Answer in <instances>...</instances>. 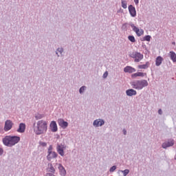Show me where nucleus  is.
Returning a JSON list of instances; mask_svg holds the SVG:
<instances>
[{
    "label": "nucleus",
    "instance_id": "f257e3e1",
    "mask_svg": "<svg viewBox=\"0 0 176 176\" xmlns=\"http://www.w3.org/2000/svg\"><path fill=\"white\" fill-rule=\"evenodd\" d=\"M20 140L21 138L19 136L6 135L2 139V142L5 146L12 148V146H14L16 144H19Z\"/></svg>",
    "mask_w": 176,
    "mask_h": 176
},
{
    "label": "nucleus",
    "instance_id": "f03ea898",
    "mask_svg": "<svg viewBox=\"0 0 176 176\" xmlns=\"http://www.w3.org/2000/svg\"><path fill=\"white\" fill-rule=\"evenodd\" d=\"M47 131V122L41 120L36 122V126L34 128V132L36 135L45 134Z\"/></svg>",
    "mask_w": 176,
    "mask_h": 176
},
{
    "label": "nucleus",
    "instance_id": "7ed1b4c3",
    "mask_svg": "<svg viewBox=\"0 0 176 176\" xmlns=\"http://www.w3.org/2000/svg\"><path fill=\"white\" fill-rule=\"evenodd\" d=\"M148 83L146 80H136L131 82V86L135 90H142L144 87H146Z\"/></svg>",
    "mask_w": 176,
    "mask_h": 176
},
{
    "label": "nucleus",
    "instance_id": "20e7f679",
    "mask_svg": "<svg viewBox=\"0 0 176 176\" xmlns=\"http://www.w3.org/2000/svg\"><path fill=\"white\" fill-rule=\"evenodd\" d=\"M129 56L134 59L135 63H140L144 58V54L137 51L133 52Z\"/></svg>",
    "mask_w": 176,
    "mask_h": 176
},
{
    "label": "nucleus",
    "instance_id": "39448f33",
    "mask_svg": "<svg viewBox=\"0 0 176 176\" xmlns=\"http://www.w3.org/2000/svg\"><path fill=\"white\" fill-rule=\"evenodd\" d=\"M175 143V142L174 141V139L170 138L168 139L165 142L162 143V147L163 148V149H167V148L174 146Z\"/></svg>",
    "mask_w": 176,
    "mask_h": 176
},
{
    "label": "nucleus",
    "instance_id": "423d86ee",
    "mask_svg": "<svg viewBox=\"0 0 176 176\" xmlns=\"http://www.w3.org/2000/svg\"><path fill=\"white\" fill-rule=\"evenodd\" d=\"M92 124L96 129H97V127H102V126L105 124V120L102 118H98L94 120Z\"/></svg>",
    "mask_w": 176,
    "mask_h": 176
},
{
    "label": "nucleus",
    "instance_id": "0eeeda50",
    "mask_svg": "<svg viewBox=\"0 0 176 176\" xmlns=\"http://www.w3.org/2000/svg\"><path fill=\"white\" fill-rule=\"evenodd\" d=\"M65 149H67V146H65V144H58L56 146V151L60 156L65 155L64 151H65Z\"/></svg>",
    "mask_w": 176,
    "mask_h": 176
},
{
    "label": "nucleus",
    "instance_id": "6e6552de",
    "mask_svg": "<svg viewBox=\"0 0 176 176\" xmlns=\"http://www.w3.org/2000/svg\"><path fill=\"white\" fill-rule=\"evenodd\" d=\"M130 26L131 27L133 31L135 32L138 36H141V35H144V30L137 28L133 23H130Z\"/></svg>",
    "mask_w": 176,
    "mask_h": 176
},
{
    "label": "nucleus",
    "instance_id": "1a4fd4ad",
    "mask_svg": "<svg viewBox=\"0 0 176 176\" xmlns=\"http://www.w3.org/2000/svg\"><path fill=\"white\" fill-rule=\"evenodd\" d=\"M13 127V122L10 120H7L4 124V131H10Z\"/></svg>",
    "mask_w": 176,
    "mask_h": 176
},
{
    "label": "nucleus",
    "instance_id": "9d476101",
    "mask_svg": "<svg viewBox=\"0 0 176 176\" xmlns=\"http://www.w3.org/2000/svg\"><path fill=\"white\" fill-rule=\"evenodd\" d=\"M58 156V154L56 153L55 151L47 153V160L48 162H52L53 159H56V157Z\"/></svg>",
    "mask_w": 176,
    "mask_h": 176
},
{
    "label": "nucleus",
    "instance_id": "9b49d317",
    "mask_svg": "<svg viewBox=\"0 0 176 176\" xmlns=\"http://www.w3.org/2000/svg\"><path fill=\"white\" fill-rule=\"evenodd\" d=\"M58 124L60 126V127L64 129L68 127V122L67 121H65L64 119L62 118L58 120Z\"/></svg>",
    "mask_w": 176,
    "mask_h": 176
},
{
    "label": "nucleus",
    "instance_id": "f8f14e48",
    "mask_svg": "<svg viewBox=\"0 0 176 176\" xmlns=\"http://www.w3.org/2000/svg\"><path fill=\"white\" fill-rule=\"evenodd\" d=\"M128 9L131 17H135V16H137V11L135 10V7H133V5H130L129 6Z\"/></svg>",
    "mask_w": 176,
    "mask_h": 176
},
{
    "label": "nucleus",
    "instance_id": "ddd939ff",
    "mask_svg": "<svg viewBox=\"0 0 176 176\" xmlns=\"http://www.w3.org/2000/svg\"><path fill=\"white\" fill-rule=\"evenodd\" d=\"M56 166H58V168L61 176L67 175V170H65V168L61 164H56Z\"/></svg>",
    "mask_w": 176,
    "mask_h": 176
},
{
    "label": "nucleus",
    "instance_id": "4468645a",
    "mask_svg": "<svg viewBox=\"0 0 176 176\" xmlns=\"http://www.w3.org/2000/svg\"><path fill=\"white\" fill-rule=\"evenodd\" d=\"M50 127L52 133H56L58 130V128L57 127V123L56 122V121L51 122Z\"/></svg>",
    "mask_w": 176,
    "mask_h": 176
},
{
    "label": "nucleus",
    "instance_id": "2eb2a0df",
    "mask_svg": "<svg viewBox=\"0 0 176 176\" xmlns=\"http://www.w3.org/2000/svg\"><path fill=\"white\" fill-rule=\"evenodd\" d=\"M126 95L128 97H133V96H137V91L133 89H129L126 91Z\"/></svg>",
    "mask_w": 176,
    "mask_h": 176
},
{
    "label": "nucleus",
    "instance_id": "dca6fc26",
    "mask_svg": "<svg viewBox=\"0 0 176 176\" xmlns=\"http://www.w3.org/2000/svg\"><path fill=\"white\" fill-rule=\"evenodd\" d=\"M135 71H137L135 68L131 66H126L124 68V72L126 74H133V72H135Z\"/></svg>",
    "mask_w": 176,
    "mask_h": 176
},
{
    "label": "nucleus",
    "instance_id": "f3484780",
    "mask_svg": "<svg viewBox=\"0 0 176 176\" xmlns=\"http://www.w3.org/2000/svg\"><path fill=\"white\" fill-rule=\"evenodd\" d=\"M168 54L173 63H176V54L174 52V51L169 52Z\"/></svg>",
    "mask_w": 176,
    "mask_h": 176
},
{
    "label": "nucleus",
    "instance_id": "a211bd4d",
    "mask_svg": "<svg viewBox=\"0 0 176 176\" xmlns=\"http://www.w3.org/2000/svg\"><path fill=\"white\" fill-rule=\"evenodd\" d=\"M18 133H24L25 131V124L20 123L19 129L16 130Z\"/></svg>",
    "mask_w": 176,
    "mask_h": 176
},
{
    "label": "nucleus",
    "instance_id": "6ab92c4d",
    "mask_svg": "<svg viewBox=\"0 0 176 176\" xmlns=\"http://www.w3.org/2000/svg\"><path fill=\"white\" fill-rule=\"evenodd\" d=\"M163 63V58L160 56H157L155 59V65L156 67H160Z\"/></svg>",
    "mask_w": 176,
    "mask_h": 176
},
{
    "label": "nucleus",
    "instance_id": "aec40b11",
    "mask_svg": "<svg viewBox=\"0 0 176 176\" xmlns=\"http://www.w3.org/2000/svg\"><path fill=\"white\" fill-rule=\"evenodd\" d=\"M149 65H151V63L146 62L144 65H139L138 68H139V69H147V68H149Z\"/></svg>",
    "mask_w": 176,
    "mask_h": 176
},
{
    "label": "nucleus",
    "instance_id": "412c9836",
    "mask_svg": "<svg viewBox=\"0 0 176 176\" xmlns=\"http://www.w3.org/2000/svg\"><path fill=\"white\" fill-rule=\"evenodd\" d=\"M47 170L50 173H56V169H54V167H53V164H48V168H47Z\"/></svg>",
    "mask_w": 176,
    "mask_h": 176
},
{
    "label": "nucleus",
    "instance_id": "4be33fe9",
    "mask_svg": "<svg viewBox=\"0 0 176 176\" xmlns=\"http://www.w3.org/2000/svg\"><path fill=\"white\" fill-rule=\"evenodd\" d=\"M121 6L123 9H127V1L121 0Z\"/></svg>",
    "mask_w": 176,
    "mask_h": 176
},
{
    "label": "nucleus",
    "instance_id": "5701e85b",
    "mask_svg": "<svg viewBox=\"0 0 176 176\" xmlns=\"http://www.w3.org/2000/svg\"><path fill=\"white\" fill-rule=\"evenodd\" d=\"M87 89V87L86 86H82L79 89V93L80 94H85V91H86Z\"/></svg>",
    "mask_w": 176,
    "mask_h": 176
},
{
    "label": "nucleus",
    "instance_id": "b1692460",
    "mask_svg": "<svg viewBox=\"0 0 176 176\" xmlns=\"http://www.w3.org/2000/svg\"><path fill=\"white\" fill-rule=\"evenodd\" d=\"M45 116L43 114H41V113H37L35 115V118L36 120H39L41 119H43V118H44Z\"/></svg>",
    "mask_w": 176,
    "mask_h": 176
},
{
    "label": "nucleus",
    "instance_id": "393cba45",
    "mask_svg": "<svg viewBox=\"0 0 176 176\" xmlns=\"http://www.w3.org/2000/svg\"><path fill=\"white\" fill-rule=\"evenodd\" d=\"M128 39H129V41H130V42H131L132 43H135V37H134V36L129 35V36H128Z\"/></svg>",
    "mask_w": 176,
    "mask_h": 176
},
{
    "label": "nucleus",
    "instance_id": "a878e982",
    "mask_svg": "<svg viewBox=\"0 0 176 176\" xmlns=\"http://www.w3.org/2000/svg\"><path fill=\"white\" fill-rule=\"evenodd\" d=\"M56 51L59 52V54H60V56H63V53H64V48L63 47H58L56 49Z\"/></svg>",
    "mask_w": 176,
    "mask_h": 176
},
{
    "label": "nucleus",
    "instance_id": "bb28decb",
    "mask_svg": "<svg viewBox=\"0 0 176 176\" xmlns=\"http://www.w3.org/2000/svg\"><path fill=\"white\" fill-rule=\"evenodd\" d=\"M121 173H122L124 176H126L129 173H130V170L129 169H125L124 170H120Z\"/></svg>",
    "mask_w": 176,
    "mask_h": 176
},
{
    "label": "nucleus",
    "instance_id": "cd10ccee",
    "mask_svg": "<svg viewBox=\"0 0 176 176\" xmlns=\"http://www.w3.org/2000/svg\"><path fill=\"white\" fill-rule=\"evenodd\" d=\"M143 41H146L147 42H150L151 41V36H149V35L145 36L143 38Z\"/></svg>",
    "mask_w": 176,
    "mask_h": 176
},
{
    "label": "nucleus",
    "instance_id": "c85d7f7f",
    "mask_svg": "<svg viewBox=\"0 0 176 176\" xmlns=\"http://www.w3.org/2000/svg\"><path fill=\"white\" fill-rule=\"evenodd\" d=\"M138 76H140L142 78H144V76H146V73L138 72Z\"/></svg>",
    "mask_w": 176,
    "mask_h": 176
},
{
    "label": "nucleus",
    "instance_id": "c756f323",
    "mask_svg": "<svg viewBox=\"0 0 176 176\" xmlns=\"http://www.w3.org/2000/svg\"><path fill=\"white\" fill-rule=\"evenodd\" d=\"M50 152H53V146L52 145H50V146L48 147L47 153H50Z\"/></svg>",
    "mask_w": 176,
    "mask_h": 176
},
{
    "label": "nucleus",
    "instance_id": "7c9ffc66",
    "mask_svg": "<svg viewBox=\"0 0 176 176\" xmlns=\"http://www.w3.org/2000/svg\"><path fill=\"white\" fill-rule=\"evenodd\" d=\"M116 170V166H113L111 168H110L109 171L110 173H113Z\"/></svg>",
    "mask_w": 176,
    "mask_h": 176
},
{
    "label": "nucleus",
    "instance_id": "2f4dec72",
    "mask_svg": "<svg viewBox=\"0 0 176 176\" xmlns=\"http://www.w3.org/2000/svg\"><path fill=\"white\" fill-rule=\"evenodd\" d=\"M40 145H41V146H46L47 143L45 142H40Z\"/></svg>",
    "mask_w": 176,
    "mask_h": 176
},
{
    "label": "nucleus",
    "instance_id": "473e14b6",
    "mask_svg": "<svg viewBox=\"0 0 176 176\" xmlns=\"http://www.w3.org/2000/svg\"><path fill=\"white\" fill-rule=\"evenodd\" d=\"M138 77V73H135L131 75V78H133V79Z\"/></svg>",
    "mask_w": 176,
    "mask_h": 176
},
{
    "label": "nucleus",
    "instance_id": "72a5a7b5",
    "mask_svg": "<svg viewBox=\"0 0 176 176\" xmlns=\"http://www.w3.org/2000/svg\"><path fill=\"white\" fill-rule=\"evenodd\" d=\"M135 5H136V6H138V4L140 3V0H133Z\"/></svg>",
    "mask_w": 176,
    "mask_h": 176
},
{
    "label": "nucleus",
    "instance_id": "f704fd0d",
    "mask_svg": "<svg viewBox=\"0 0 176 176\" xmlns=\"http://www.w3.org/2000/svg\"><path fill=\"white\" fill-rule=\"evenodd\" d=\"M3 155V148L0 147V156H2Z\"/></svg>",
    "mask_w": 176,
    "mask_h": 176
},
{
    "label": "nucleus",
    "instance_id": "c9c22d12",
    "mask_svg": "<svg viewBox=\"0 0 176 176\" xmlns=\"http://www.w3.org/2000/svg\"><path fill=\"white\" fill-rule=\"evenodd\" d=\"M107 76H108V72H104V74H103V78H107Z\"/></svg>",
    "mask_w": 176,
    "mask_h": 176
},
{
    "label": "nucleus",
    "instance_id": "e433bc0d",
    "mask_svg": "<svg viewBox=\"0 0 176 176\" xmlns=\"http://www.w3.org/2000/svg\"><path fill=\"white\" fill-rule=\"evenodd\" d=\"M158 113H159V115H163V110H162V109H160L158 110Z\"/></svg>",
    "mask_w": 176,
    "mask_h": 176
},
{
    "label": "nucleus",
    "instance_id": "4c0bfd02",
    "mask_svg": "<svg viewBox=\"0 0 176 176\" xmlns=\"http://www.w3.org/2000/svg\"><path fill=\"white\" fill-rule=\"evenodd\" d=\"M122 133H123L124 135H127V131L126 129H124L122 130Z\"/></svg>",
    "mask_w": 176,
    "mask_h": 176
},
{
    "label": "nucleus",
    "instance_id": "58836bf2",
    "mask_svg": "<svg viewBox=\"0 0 176 176\" xmlns=\"http://www.w3.org/2000/svg\"><path fill=\"white\" fill-rule=\"evenodd\" d=\"M58 52H57V51H56V56H57V57H60V54H58Z\"/></svg>",
    "mask_w": 176,
    "mask_h": 176
},
{
    "label": "nucleus",
    "instance_id": "ea45409f",
    "mask_svg": "<svg viewBox=\"0 0 176 176\" xmlns=\"http://www.w3.org/2000/svg\"><path fill=\"white\" fill-rule=\"evenodd\" d=\"M47 175H48V176H56V175H53V174H52V173H47Z\"/></svg>",
    "mask_w": 176,
    "mask_h": 176
},
{
    "label": "nucleus",
    "instance_id": "a19ab883",
    "mask_svg": "<svg viewBox=\"0 0 176 176\" xmlns=\"http://www.w3.org/2000/svg\"><path fill=\"white\" fill-rule=\"evenodd\" d=\"M173 45H175V42H173Z\"/></svg>",
    "mask_w": 176,
    "mask_h": 176
}]
</instances>
